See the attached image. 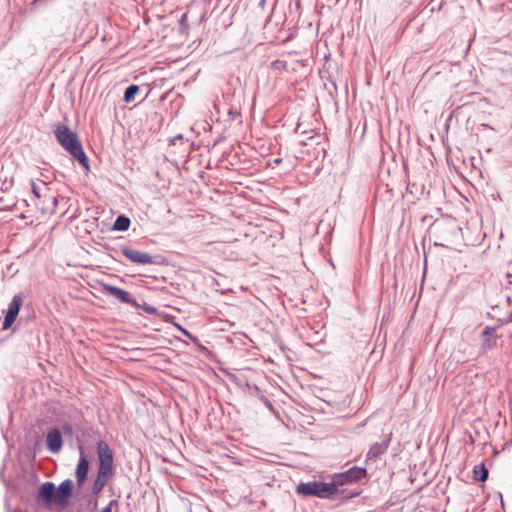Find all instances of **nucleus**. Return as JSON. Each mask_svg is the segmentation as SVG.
Instances as JSON below:
<instances>
[{"mask_svg": "<svg viewBox=\"0 0 512 512\" xmlns=\"http://www.w3.org/2000/svg\"><path fill=\"white\" fill-rule=\"evenodd\" d=\"M55 136L61 146L68 151L73 158L78 160L85 169H89L88 158L82 148L81 142L74 132L67 126H59L55 130Z\"/></svg>", "mask_w": 512, "mask_h": 512, "instance_id": "f03ea898", "label": "nucleus"}, {"mask_svg": "<svg viewBox=\"0 0 512 512\" xmlns=\"http://www.w3.org/2000/svg\"><path fill=\"white\" fill-rule=\"evenodd\" d=\"M474 479L477 481H485L488 478V470L484 464L476 465L473 469Z\"/></svg>", "mask_w": 512, "mask_h": 512, "instance_id": "2eb2a0df", "label": "nucleus"}, {"mask_svg": "<svg viewBox=\"0 0 512 512\" xmlns=\"http://www.w3.org/2000/svg\"><path fill=\"white\" fill-rule=\"evenodd\" d=\"M37 498L46 505L56 504V486L53 482H44L38 491Z\"/></svg>", "mask_w": 512, "mask_h": 512, "instance_id": "6e6552de", "label": "nucleus"}, {"mask_svg": "<svg viewBox=\"0 0 512 512\" xmlns=\"http://www.w3.org/2000/svg\"><path fill=\"white\" fill-rule=\"evenodd\" d=\"M30 184H31V192L34 197V201H36V200L40 199V197L42 196L41 187L39 185H37L33 180L30 181Z\"/></svg>", "mask_w": 512, "mask_h": 512, "instance_id": "f3484780", "label": "nucleus"}, {"mask_svg": "<svg viewBox=\"0 0 512 512\" xmlns=\"http://www.w3.org/2000/svg\"><path fill=\"white\" fill-rule=\"evenodd\" d=\"M366 476V469L360 467H352L344 473L337 474L334 477L333 482L339 485H345L347 483L357 482Z\"/></svg>", "mask_w": 512, "mask_h": 512, "instance_id": "20e7f679", "label": "nucleus"}, {"mask_svg": "<svg viewBox=\"0 0 512 512\" xmlns=\"http://www.w3.org/2000/svg\"><path fill=\"white\" fill-rule=\"evenodd\" d=\"M115 504H117V501L116 500H111L109 502V504L101 510V512H112V507Z\"/></svg>", "mask_w": 512, "mask_h": 512, "instance_id": "a211bd4d", "label": "nucleus"}, {"mask_svg": "<svg viewBox=\"0 0 512 512\" xmlns=\"http://www.w3.org/2000/svg\"><path fill=\"white\" fill-rule=\"evenodd\" d=\"M97 453L99 457V468L97 477L92 485V493L98 495L106 486L108 480L114 474L113 452L105 441L97 443Z\"/></svg>", "mask_w": 512, "mask_h": 512, "instance_id": "f257e3e1", "label": "nucleus"}, {"mask_svg": "<svg viewBox=\"0 0 512 512\" xmlns=\"http://www.w3.org/2000/svg\"><path fill=\"white\" fill-rule=\"evenodd\" d=\"M46 444L49 451L58 453L63 446V438L59 429L53 428L48 431L46 436Z\"/></svg>", "mask_w": 512, "mask_h": 512, "instance_id": "1a4fd4ad", "label": "nucleus"}, {"mask_svg": "<svg viewBox=\"0 0 512 512\" xmlns=\"http://www.w3.org/2000/svg\"><path fill=\"white\" fill-rule=\"evenodd\" d=\"M177 327H178V329H179V330H180V331H181L185 336H187V337H189V338H191V337H192V336H191V334H190L186 329H184V328H183V327H181L180 325H178Z\"/></svg>", "mask_w": 512, "mask_h": 512, "instance_id": "6ab92c4d", "label": "nucleus"}, {"mask_svg": "<svg viewBox=\"0 0 512 512\" xmlns=\"http://www.w3.org/2000/svg\"><path fill=\"white\" fill-rule=\"evenodd\" d=\"M121 253L131 262L137 264L147 265L155 263L153 257L149 253L141 252L131 247H122Z\"/></svg>", "mask_w": 512, "mask_h": 512, "instance_id": "423d86ee", "label": "nucleus"}, {"mask_svg": "<svg viewBox=\"0 0 512 512\" xmlns=\"http://www.w3.org/2000/svg\"><path fill=\"white\" fill-rule=\"evenodd\" d=\"M73 492V482L71 479L64 480L56 489V505L65 508L69 504V499Z\"/></svg>", "mask_w": 512, "mask_h": 512, "instance_id": "39448f33", "label": "nucleus"}, {"mask_svg": "<svg viewBox=\"0 0 512 512\" xmlns=\"http://www.w3.org/2000/svg\"><path fill=\"white\" fill-rule=\"evenodd\" d=\"M496 329L494 327L487 326L481 333L482 344L481 350L487 351L495 347L496 345V337H495Z\"/></svg>", "mask_w": 512, "mask_h": 512, "instance_id": "9b49d317", "label": "nucleus"}, {"mask_svg": "<svg viewBox=\"0 0 512 512\" xmlns=\"http://www.w3.org/2000/svg\"><path fill=\"white\" fill-rule=\"evenodd\" d=\"M281 161H282V159H280V158H276V159H274V161H273V162H274L276 165H278V164H280V163H281Z\"/></svg>", "mask_w": 512, "mask_h": 512, "instance_id": "aec40b11", "label": "nucleus"}, {"mask_svg": "<svg viewBox=\"0 0 512 512\" xmlns=\"http://www.w3.org/2000/svg\"><path fill=\"white\" fill-rule=\"evenodd\" d=\"M296 492L305 497L315 496L330 499L338 492V489L336 483L333 481L330 483L309 481L306 483H300L296 488Z\"/></svg>", "mask_w": 512, "mask_h": 512, "instance_id": "7ed1b4c3", "label": "nucleus"}, {"mask_svg": "<svg viewBox=\"0 0 512 512\" xmlns=\"http://www.w3.org/2000/svg\"><path fill=\"white\" fill-rule=\"evenodd\" d=\"M42 186L47 189V184L45 182H42Z\"/></svg>", "mask_w": 512, "mask_h": 512, "instance_id": "412c9836", "label": "nucleus"}, {"mask_svg": "<svg viewBox=\"0 0 512 512\" xmlns=\"http://www.w3.org/2000/svg\"><path fill=\"white\" fill-rule=\"evenodd\" d=\"M139 89V86L135 84L128 86L124 93V102L131 103L135 99V96L139 92Z\"/></svg>", "mask_w": 512, "mask_h": 512, "instance_id": "dca6fc26", "label": "nucleus"}, {"mask_svg": "<svg viewBox=\"0 0 512 512\" xmlns=\"http://www.w3.org/2000/svg\"><path fill=\"white\" fill-rule=\"evenodd\" d=\"M88 469L89 461L85 456L81 455L75 471L76 483L78 487H82L83 484L85 483L88 474Z\"/></svg>", "mask_w": 512, "mask_h": 512, "instance_id": "f8f14e48", "label": "nucleus"}, {"mask_svg": "<svg viewBox=\"0 0 512 512\" xmlns=\"http://www.w3.org/2000/svg\"><path fill=\"white\" fill-rule=\"evenodd\" d=\"M22 298L20 295H15L11 302L9 303L8 310L6 312L4 322H3V329L6 330L11 327L13 322L15 321L19 310H20V304H21Z\"/></svg>", "mask_w": 512, "mask_h": 512, "instance_id": "0eeeda50", "label": "nucleus"}, {"mask_svg": "<svg viewBox=\"0 0 512 512\" xmlns=\"http://www.w3.org/2000/svg\"><path fill=\"white\" fill-rule=\"evenodd\" d=\"M387 448H388V444H385V443H374L370 447V449H369V451L367 453L368 459H376V458H378L380 455L385 453Z\"/></svg>", "mask_w": 512, "mask_h": 512, "instance_id": "ddd939ff", "label": "nucleus"}, {"mask_svg": "<svg viewBox=\"0 0 512 512\" xmlns=\"http://www.w3.org/2000/svg\"><path fill=\"white\" fill-rule=\"evenodd\" d=\"M130 223L131 221L127 216L119 215L113 224V230L126 231L128 230Z\"/></svg>", "mask_w": 512, "mask_h": 512, "instance_id": "4468645a", "label": "nucleus"}, {"mask_svg": "<svg viewBox=\"0 0 512 512\" xmlns=\"http://www.w3.org/2000/svg\"><path fill=\"white\" fill-rule=\"evenodd\" d=\"M103 290L109 294L110 296L118 299L119 301H121L122 303H127V304H134L135 302L132 300V298L130 297L129 293L119 287H116V286H113V285H110V284H104L103 285Z\"/></svg>", "mask_w": 512, "mask_h": 512, "instance_id": "9d476101", "label": "nucleus"}]
</instances>
